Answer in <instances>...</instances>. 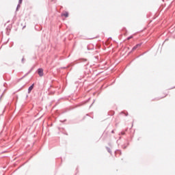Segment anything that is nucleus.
I'll return each mask as SVG.
<instances>
[{"label":"nucleus","instance_id":"f257e3e1","mask_svg":"<svg viewBox=\"0 0 175 175\" xmlns=\"http://www.w3.org/2000/svg\"><path fill=\"white\" fill-rule=\"evenodd\" d=\"M38 75L40 77L43 76V69H42V68L38 69Z\"/></svg>","mask_w":175,"mask_h":175},{"label":"nucleus","instance_id":"f03ea898","mask_svg":"<svg viewBox=\"0 0 175 175\" xmlns=\"http://www.w3.org/2000/svg\"><path fill=\"white\" fill-rule=\"evenodd\" d=\"M31 90H33V85H31L29 88V90H28V92L29 94V92H31Z\"/></svg>","mask_w":175,"mask_h":175},{"label":"nucleus","instance_id":"7ed1b4c3","mask_svg":"<svg viewBox=\"0 0 175 175\" xmlns=\"http://www.w3.org/2000/svg\"><path fill=\"white\" fill-rule=\"evenodd\" d=\"M62 16H64V17H68L69 16V14H68V12H64V14H62Z\"/></svg>","mask_w":175,"mask_h":175},{"label":"nucleus","instance_id":"20e7f679","mask_svg":"<svg viewBox=\"0 0 175 175\" xmlns=\"http://www.w3.org/2000/svg\"><path fill=\"white\" fill-rule=\"evenodd\" d=\"M140 44H137L136 46L133 47V50H136V49H137V47H139Z\"/></svg>","mask_w":175,"mask_h":175},{"label":"nucleus","instance_id":"39448f33","mask_svg":"<svg viewBox=\"0 0 175 175\" xmlns=\"http://www.w3.org/2000/svg\"><path fill=\"white\" fill-rule=\"evenodd\" d=\"M23 0H19V3H22Z\"/></svg>","mask_w":175,"mask_h":175},{"label":"nucleus","instance_id":"423d86ee","mask_svg":"<svg viewBox=\"0 0 175 175\" xmlns=\"http://www.w3.org/2000/svg\"><path fill=\"white\" fill-rule=\"evenodd\" d=\"M18 8H20V5H18L17 9H18Z\"/></svg>","mask_w":175,"mask_h":175}]
</instances>
